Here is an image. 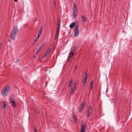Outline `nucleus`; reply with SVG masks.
Listing matches in <instances>:
<instances>
[{
    "instance_id": "obj_1",
    "label": "nucleus",
    "mask_w": 132,
    "mask_h": 132,
    "mask_svg": "<svg viewBox=\"0 0 132 132\" xmlns=\"http://www.w3.org/2000/svg\"><path fill=\"white\" fill-rule=\"evenodd\" d=\"M10 92V87L9 86L4 87L2 90L1 95L3 96H5L7 95Z\"/></svg>"
},
{
    "instance_id": "obj_2",
    "label": "nucleus",
    "mask_w": 132,
    "mask_h": 132,
    "mask_svg": "<svg viewBox=\"0 0 132 132\" xmlns=\"http://www.w3.org/2000/svg\"><path fill=\"white\" fill-rule=\"evenodd\" d=\"M76 46H73L71 49V51L69 53L68 56V58L67 61L69 62H70V60L71 59V57L73 56L74 54V53L75 51Z\"/></svg>"
},
{
    "instance_id": "obj_3",
    "label": "nucleus",
    "mask_w": 132,
    "mask_h": 132,
    "mask_svg": "<svg viewBox=\"0 0 132 132\" xmlns=\"http://www.w3.org/2000/svg\"><path fill=\"white\" fill-rule=\"evenodd\" d=\"M18 31V29L17 27H15L13 28L11 34V38L12 40H14Z\"/></svg>"
},
{
    "instance_id": "obj_4",
    "label": "nucleus",
    "mask_w": 132,
    "mask_h": 132,
    "mask_svg": "<svg viewBox=\"0 0 132 132\" xmlns=\"http://www.w3.org/2000/svg\"><path fill=\"white\" fill-rule=\"evenodd\" d=\"M78 27V25H77L74 28V36L75 37L77 36L79 34V31Z\"/></svg>"
},
{
    "instance_id": "obj_5",
    "label": "nucleus",
    "mask_w": 132,
    "mask_h": 132,
    "mask_svg": "<svg viewBox=\"0 0 132 132\" xmlns=\"http://www.w3.org/2000/svg\"><path fill=\"white\" fill-rule=\"evenodd\" d=\"M92 109L91 106H89L87 109V117H89L91 114Z\"/></svg>"
},
{
    "instance_id": "obj_6",
    "label": "nucleus",
    "mask_w": 132,
    "mask_h": 132,
    "mask_svg": "<svg viewBox=\"0 0 132 132\" xmlns=\"http://www.w3.org/2000/svg\"><path fill=\"white\" fill-rule=\"evenodd\" d=\"M81 20L84 23H85L87 21V19L86 16L85 15H81Z\"/></svg>"
},
{
    "instance_id": "obj_7",
    "label": "nucleus",
    "mask_w": 132,
    "mask_h": 132,
    "mask_svg": "<svg viewBox=\"0 0 132 132\" xmlns=\"http://www.w3.org/2000/svg\"><path fill=\"white\" fill-rule=\"evenodd\" d=\"M77 8H73V15L74 17L76 16L77 15V11L76 10Z\"/></svg>"
},
{
    "instance_id": "obj_8",
    "label": "nucleus",
    "mask_w": 132,
    "mask_h": 132,
    "mask_svg": "<svg viewBox=\"0 0 132 132\" xmlns=\"http://www.w3.org/2000/svg\"><path fill=\"white\" fill-rule=\"evenodd\" d=\"M13 98H11L10 100V102L12 104V106L13 108H14L16 107V103L15 101L13 100Z\"/></svg>"
},
{
    "instance_id": "obj_9",
    "label": "nucleus",
    "mask_w": 132,
    "mask_h": 132,
    "mask_svg": "<svg viewBox=\"0 0 132 132\" xmlns=\"http://www.w3.org/2000/svg\"><path fill=\"white\" fill-rule=\"evenodd\" d=\"M93 81H92L90 83L89 85V89L91 91L93 89Z\"/></svg>"
},
{
    "instance_id": "obj_10",
    "label": "nucleus",
    "mask_w": 132,
    "mask_h": 132,
    "mask_svg": "<svg viewBox=\"0 0 132 132\" xmlns=\"http://www.w3.org/2000/svg\"><path fill=\"white\" fill-rule=\"evenodd\" d=\"M60 30V27H57L56 29V31L55 34V36H58L59 35V31Z\"/></svg>"
},
{
    "instance_id": "obj_11",
    "label": "nucleus",
    "mask_w": 132,
    "mask_h": 132,
    "mask_svg": "<svg viewBox=\"0 0 132 132\" xmlns=\"http://www.w3.org/2000/svg\"><path fill=\"white\" fill-rule=\"evenodd\" d=\"M76 88V87L75 86H74L72 88L71 90L70 93V95L72 94H73V92L75 91Z\"/></svg>"
},
{
    "instance_id": "obj_12",
    "label": "nucleus",
    "mask_w": 132,
    "mask_h": 132,
    "mask_svg": "<svg viewBox=\"0 0 132 132\" xmlns=\"http://www.w3.org/2000/svg\"><path fill=\"white\" fill-rule=\"evenodd\" d=\"M76 23L74 22H73L71 23L69 26V27L70 28H72L73 27L76 25Z\"/></svg>"
},
{
    "instance_id": "obj_13",
    "label": "nucleus",
    "mask_w": 132,
    "mask_h": 132,
    "mask_svg": "<svg viewBox=\"0 0 132 132\" xmlns=\"http://www.w3.org/2000/svg\"><path fill=\"white\" fill-rule=\"evenodd\" d=\"M45 45V43L43 44L39 48H38L39 51H41L43 47Z\"/></svg>"
},
{
    "instance_id": "obj_14",
    "label": "nucleus",
    "mask_w": 132,
    "mask_h": 132,
    "mask_svg": "<svg viewBox=\"0 0 132 132\" xmlns=\"http://www.w3.org/2000/svg\"><path fill=\"white\" fill-rule=\"evenodd\" d=\"M73 81V80L72 79H71L69 82V87H70L71 86V85L72 84V83Z\"/></svg>"
},
{
    "instance_id": "obj_15",
    "label": "nucleus",
    "mask_w": 132,
    "mask_h": 132,
    "mask_svg": "<svg viewBox=\"0 0 132 132\" xmlns=\"http://www.w3.org/2000/svg\"><path fill=\"white\" fill-rule=\"evenodd\" d=\"M86 127L85 123V122H82L81 125V128H85Z\"/></svg>"
},
{
    "instance_id": "obj_16",
    "label": "nucleus",
    "mask_w": 132,
    "mask_h": 132,
    "mask_svg": "<svg viewBox=\"0 0 132 132\" xmlns=\"http://www.w3.org/2000/svg\"><path fill=\"white\" fill-rule=\"evenodd\" d=\"M83 80L82 81L83 83L84 84V85H85L86 84V79H84V77L83 78Z\"/></svg>"
},
{
    "instance_id": "obj_17",
    "label": "nucleus",
    "mask_w": 132,
    "mask_h": 132,
    "mask_svg": "<svg viewBox=\"0 0 132 132\" xmlns=\"http://www.w3.org/2000/svg\"><path fill=\"white\" fill-rule=\"evenodd\" d=\"M85 104L83 103H82L80 106V107L81 108V109H83L84 106Z\"/></svg>"
},
{
    "instance_id": "obj_18",
    "label": "nucleus",
    "mask_w": 132,
    "mask_h": 132,
    "mask_svg": "<svg viewBox=\"0 0 132 132\" xmlns=\"http://www.w3.org/2000/svg\"><path fill=\"white\" fill-rule=\"evenodd\" d=\"M49 54L48 53V52H46L45 53V54H44V56H43V57H46V56H47V55H48Z\"/></svg>"
},
{
    "instance_id": "obj_19",
    "label": "nucleus",
    "mask_w": 132,
    "mask_h": 132,
    "mask_svg": "<svg viewBox=\"0 0 132 132\" xmlns=\"http://www.w3.org/2000/svg\"><path fill=\"white\" fill-rule=\"evenodd\" d=\"M85 128H81L80 131V132H85Z\"/></svg>"
},
{
    "instance_id": "obj_20",
    "label": "nucleus",
    "mask_w": 132,
    "mask_h": 132,
    "mask_svg": "<svg viewBox=\"0 0 132 132\" xmlns=\"http://www.w3.org/2000/svg\"><path fill=\"white\" fill-rule=\"evenodd\" d=\"M3 107L4 109H5L6 107V104L5 102H4L3 103Z\"/></svg>"
},
{
    "instance_id": "obj_21",
    "label": "nucleus",
    "mask_w": 132,
    "mask_h": 132,
    "mask_svg": "<svg viewBox=\"0 0 132 132\" xmlns=\"http://www.w3.org/2000/svg\"><path fill=\"white\" fill-rule=\"evenodd\" d=\"M73 8H77L76 3L75 2L73 3Z\"/></svg>"
},
{
    "instance_id": "obj_22",
    "label": "nucleus",
    "mask_w": 132,
    "mask_h": 132,
    "mask_svg": "<svg viewBox=\"0 0 132 132\" xmlns=\"http://www.w3.org/2000/svg\"><path fill=\"white\" fill-rule=\"evenodd\" d=\"M41 34H40L39 33H38L37 36L36 37L37 38V39H39V38L40 37V36Z\"/></svg>"
},
{
    "instance_id": "obj_23",
    "label": "nucleus",
    "mask_w": 132,
    "mask_h": 132,
    "mask_svg": "<svg viewBox=\"0 0 132 132\" xmlns=\"http://www.w3.org/2000/svg\"><path fill=\"white\" fill-rule=\"evenodd\" d=\"M51 48H48L47 49V52H48V53L49 54L50 52L51 51Z\"/></svg>"
},
{
    "instance_id": "obj_24",
    "label": "nucleus",
    "mask_w": 132,
    "mask_h": 132,
    "mask_svg": "<svg viewBox=\"0 0 132 132\" xmlns=\"http://www.w3.org/2000/svg\"><path fill=\"white\" fill-rule=\"evenodd\" d=\"M43 29L40 28L38 33H39L40 34H42L43 31Z\"/></svg>"
},
{
    "instance_id": "obj_25",
    "label": "nucleus",
    "mask_w": 132,
    "mask_h": 132,
    "mask_svg": "<svg viewBox=\"0 0 132 132\" xmlns=\"http://www.w3.org/2000/svg\"><path fill=\"white\" fill-rule=\"evenodd\" d=\"M82 109H81V108L80 107L79 111V112L81 113L82 112Z\"/></svg>"
},
{
    "instance_id": "obj_26",
    "label": "nucleus",
    "mask_w": 132,
    "mask_h": 132,
    "mask_svg": "<svg viewBox=\"0 0 132 132\" xmlns=\"http://www.w3.org/2000/svg\"><path fill=\"white\" fill-rule=\"evenodd\" d=\"M58 36L55 35V40H57L58 39Z\"/></svg>"
},
{
    "instance_id": "obj_27",
    "label": "nucleus",
    "mask_w": 132,
    "mask_h": 132,
    "mask_svg": "<svg viewBox=\"0 0 132 132\" xmlns=\"http://www.w3.org/2000/svg\"><path fill=\"white\" fill-rule=\"evenodd\" d=\"M40 51H39V49H38V50H37V51L36 53V54H38V53H39V52Z\"/></svg>"
},
{
    "instance_id": "obj_28",
    "label": "nucleus",
    "mask_w": 132,
    "mask_h": 132,
    "mask_svg": "<svg viewBox=\"0 0 132 132\" xmlns=\"http://www.w3.org/2000/svg\"><path fill=\"white\" fill-rule=\"evenodd\" d=\"M85 76H86V77H87V72H85Z\"/></svg>"
},
{
    "instance_id": "obj_29",
    "label": "nucleus",
    "mask_w": 132,
    "mask_h": 132,
    "mask_svg": "<svg viewBox=\"0 0 132 132\" xmlns=\"http://www.w3.org/2000/svg\"><path fill=\"white\" fill-rule=\"evenodd\" d=\"M38 39H37V38H36V39L34 40V42L35 43L38 40Z\"/></svg>"
},
{
    "instance_id": "obj_30",
    "label": "nucleus",
    "mask_w": 132,
    "mask_h": 132,
    "mask_svg": "<svg viewBox=\"0 0 132 132\" xmlns=\"http://www.w3.org/2000/svg\"><path fill=\"white\" fill-rule=\"evenodd\" d=\"M20 60V59H18L16 60V63L18 62Z\"/></svg>"
},
{
    "instance_id": "obj_31",
    "label": "nucleus",
    "mask_w": 132,
    "mask_h": 132,
    "mask_svg": "<svg viewBox=\"0 0 132 132\" xmlns=\"http://www.w3.org/2000/svg\"><path fill=\"white\" fill-rule=\"evenodd\" d=\"M60 23H57V27H60Z\"/></svg>"
},
{
    "instance_id": "obj_32",
    "label": "nucleus",
    "mask_w": 132,
    "mask_h": 132,
    "mask_svg": "<svg viewBox=\"0 0 132 132\" xmlns=\"http://www.w3.org/2000/svg\"><path fill=\"white\" fill-rule=\"evenodd\" d=\"M77 66L76 65L74 69V70H76L77 69Z\"/></svg>"
},
{
    "instance_id": "obj_33",
    "label": "nucleus",
    "mask_w": 132,
    "mask_h": 132,
    "mask_svg": "<svg viewBox=\"0 0 132 132\" xmlns=\"http://www.w3.org/2000/svg\"><path fill=\"white\" fill-rule=\"evenodd\" d=\"M34 132H37V131H36V128H34Z\"/></svg>"
},
{
    "instance_id": "obj_34",
    "label": "nucleus",
    "mask_w": 132,
    "mask_h": 132,
    "mask_svg": "<svg viewBox=\"0 0 132 132\" xmlns=\"http://www.w3.org/2000/svg\"><path fill=\"white\" fill-rule=\"evenodd\" d=\"M2 45V43H0V51L1 50V49Z\"/></svg>"
},
{
    "instance_id": "obj_35",
    "label": "nucleus",
    "mask_w": 132,
    "mask_h": 132,
    "mask_svg": "<svg viewBox=\"0 0 132 132\" xmlns=\"http://www.w3.org/2000/svg\"><path fill=\"white\" fill-rule=\"evenodd\" d=\"M43 25H41V27L40 28L43 29Z\"/></svg>"
},
{
    "instance_id": "obj_36",
    "label": "nucleus",
    "mask_w": 132,
    "mask_h": 132,
    "mask_svg": "<svg viewBox=\"0 0 132 132\" xmlns=\"http://www.w3.org/2000/svg\"><path fill=\"white\" fill-rule=\"evenodd\" d=\"M84 77V79H86L87 78V77H86H86L85 76Z\"/></svg>"
},
{
    "instance_id": "obj_37",
    "label": "nucleus",
    "mask_w": 132,
    "mask_h": 132,
    "mask_svg": "<svg viewBox=\"0 0 132 132\" xmlns=\"http://www.w3.org/2000/svg\"><path fill=\"white\" fill-rule=\"evenodd\" d=\"M33 57H34V58H35L36 57V56L35 55H34L33 56Z\"/></svg>"
},
{
    "instance_id": "obj_38",
    "label": "nucleus",
    "mask_w": 132,
    "mask_h": 132,
    "mask_svg": "<svg viewBox=\"0 0 132 132\" xmlns=\"http://www.w3.org/2000/svg\"><path fill=\"white\" fill-rule=\"evenodd\" d=\"M17 1L18 0H14V1L15 2H17Z\"/></svg>"
},
{
    "instance_id": "obj_39",
    "label": "nucleus",
    "mask_w": 132,
    "mask_h": 132,
    "mask_svg": "<svg viewBox=\"0 0 132 132\" xmlns=\"http://www.w3.org/2000/svg\"><path fill=\"white\" fill-rule=\"evenodd\" d=\"M44 57H43H43H42V59H43L44 58Z\"/></svg>"
},
{
    "instance_id": "obj_40",
    "label": "nucleus",
    "mask_w": 132,
    "mask_h": 132,
    "mask_svg": "<svg viewBox=\"0 0 132 132\" xmlns=\"http://www.w3.org/2000/svg\"><path fill=\"white\" fill-rule=\"evenodd\" d=\"M74 85L75 86H76V84H74Z\"/></svg>"
},
{
    "instance_id": "obj_41",
    "label": "nucleus",
    "mask_w": 132,
    "mask_h": 132,
    "mask_svg": "<svg viewBox=\"0 0 132 132\" xmlns=\"http://www.w3.org/2000/svg\"><path fill=\"white\" fill-rule=\"evenodd\" d=\"M116 0H113L114 1H115Z\"/></svg>"
},
{
    "instance_id": "obj_42",
    "label": "nucleus",
    "mask_w": 132,
    "mask_h": 132,
    "mask_svg": "<svg viewBox=\"0 0 132 132\" xmlns=\"http://www.w3.org/2000/svg\"><path fill=\"white\" fill-rule=\"evenodd\" d=\"M79 132H80L79 131Z\"/></svg>"
}]
</instances>
